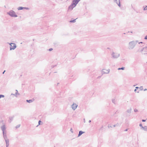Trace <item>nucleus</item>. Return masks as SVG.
Returning <instances> with one entry per match:
<instances>
[{
	"instance_id": "obj_46",
	"label": "nucleus",
	"mask_w": 147,
	"mask_h": 147,
	"mask_svg": "<svg viewBox=\"0 0 147 147\" xmlns=\"http://www.w3.org/2000/svg\"><path fill=\"white\" fill-rule=\"evenodd\" d=\"M13 47V45H12V47L10 46V48H11V47Z\"/></svg>"
},
{
	"instance_id": "obj_30",
	"label": "nucleus",
	"mask_w": 147,
	"mask_h": 147,
	"mask_svg": "<svg viewBox=\"0 0 147 147\" xmlns=\"http://www.w3.org/2000/svg\"><path fill=\"white\" fill-rule=\"evenodd\" d=\"M139 126L140 127L142 128V127H143L142 126V124L141 123V124H140V125H139Z\"/></svg>"
},
{
	"instance_id": "obj_57",
	"label": "nucleus",
	"mask_w": 147,
	"mask_h": 147,
	"mask_svg": "<svg viewBox=\"0 0 147 147\" xmlns=\"http://www.w3.org/2000/svg\"><path fill=\"white\" fill-rule=\"evenodd\" d=\"M54 147H55V146H54Z\"/></svg>"
},
{
	"instance_id": "obj_37",
	"label": "nucleus",
	"mask_w": 147,
	"mask_h": 147,
	"mask_svg": "<svg viewBox=\"0 0 147 147\" xmlns=\"http://www.w3.org/2000/svg\"><path fill=\"white\" fill-rule=\"evenodd\" d=\"M144 49H145V50H146L145 49L147 48V47H144Z\"/></svg>"
},
{
	"instance_id": "obj_38",
	"label": "nucleus",
	"mask_w": 147,
	"mask_h": 147,
	"mask_svg": "<svg viewBox=\"0 0 147 147\" xmlns=\"http://www.w3.org/2000/svg\"><path fill=\"white\" fill-rule=\"evenodd\" d=\"M108 127H112V126H109V125H108Z\"/></svg>"
},
{
	"instance_id": "obj_18",
	"label": "nucleus",
	"mask_w": 147,
	"mask_h": 147,
	"mask_svg": "<svg viewBox=\"0 0 147 147\" xmlns=\"http://www.w3.org/2000/svg\"><path fill=\"white\" fill-rule=\"evenodd\" d=\"M125 69V67H122L121 68H119L118 69V70H123Z\"/></svg>"
},
{
	"instance_id": "obj_43",
	"label": "nucleus",
	"mask_w": 147,
	"mask_h": 147,
	"mask_svg": "<svg viewBox=\"0 0 147 147\" xmlns=\"http://www.w3.org/2000/svg\"><path fill=\"white\" fill-rule=\"evenodd\" d=\"M127 130H128V129H125V130H124V131H127Z\"/></svg>"
},
{
	"instance_id": "obj_4",
	"label": "nucleus",
	"mask_w": 147,
	"mask_h": 147,
	"mask_svg": "<svg viewBox=\"0 0 147 147\" xmlns=\"http://www.w3.org/2000/svg\"><path fill=\"white\" fill-rule=\"evenodd\" d=\"M120 54L119 53L113 52L111 55L112 57L114 59H117L120 56Z\"/></svg>"
},
{
	"instance_id": "obj_6",
	"label": "nucleus",
	"mask_w": 147,
	"mask_h": 147,
	"mask_svg": "<svg viewBox=\"0 0 147 147\" xmlns=\"http://www.w3.org/2000/svg\"><path fill=\"white\" fill-rule=\"evenodd\" d=\"M110 71V69H108L107 70L105 69H103L102 70V74H108Z\"/></svg>"
},
{
	"instance_id": "obj_15",
	"label": "nucleus",
	"mask_w": 147,
	"mask_h": 147,
	"mask_svg": "<svg viewBox=\"0 0 147 147\" xmlns=\"http://www.w3.org/2000/svg\"><path fill=\"white\" fill-rule=\"evenodd\" d=\"M24 7H20L18 8V10H21L24 9Z\"/></svg>"
},
{
	"instance_id": "obj_52",
	"label": "nucleus",
	"mask_w": 147,
	"mask_h": 147,
	"mask_svg": "<svg viewBox=\"0 0 147 147\" xmlns=\"http://www.w3.org/2000/svg\"><path fill=\"white\" fill-rule=\"evenodd\" d=\"M13 94L12 93V94H11V95H13Z\"/></svg>"
},
{
	"instance_id": "obj_21",
	"label": "nucleus",
	"mask_w": 147,
	"mask_h": 147,
	"mask_svg": "<svg viewBox=\"0 0 147 147\" xmlns=\"http://www.w3.org/2000/svg\"><path fill=\"white\" fill-rule=\"evenodd\" d=\"M5 96L4 95L0 94V98H3Z\"/></svg>"
},
{
	"instance_id": "obj_45",
	"label": "nucleus",
	"mask_w": 147,
	"mask_h": 147,
	"mask_svg": "<svg viewBox=\"0 0 147 147\" xmlns=\"http://www.w3.org/2000/svg\"><path fill=\"white\" fill-rule=\"evenodd\" d=\"M113 126L114 127H115L116 126V125H113Z\"/></svg>"
},
{
	"instance_id": "obj_47",
	"label": "nucleus",
	"mask_w": 147,
	"mask_h": 147,
	"mask_svg": "<svg viewBox=\"0 0 147 147\" xmlns=\"http://www.w3.org/2000/svg\"><path fill=\"white\" fill-rule=\"evenodd\" d=\"M91 122V121L90 120H89V122L90 123Z\"/></svg>"
},
{
	"instance_id": "obj_39",
	"label": "nucleus",
	"mask_w": 147,
	"mask_h": 147,
	"mask_svg": "<svg viewBox=\"0 0 147 147\" xmlns=\"http://www.w3.org/2000/svg\"><path fill=\"white\" fill-rule=\"evenodd\" d=\"M138 88H139L138 87H136V89H138Z\"/></svg>"
},
{
	"instance_id": "obj_32",
	"label": "nucleus",
	"mask_w": 147,
	"mask_h": 147,
	"mask_svg": "<svg viewBox=\"0 0 147 147\" xmlns=\"http://www.w3.org/2000/svg\"><path fill=\"white\" fill-rule=\"evenodd\" d=\"M24 9H26L27 10L29 9V8L28 7H24Z\"/></svg>"
},
{
	"instance_id": "obj_8",
	"label": "nucleus",
	"mask_w": 147,
	"mask_h": 147,
	"mask_svg": "<svg viewBox=\"0 0 147 147\" xmlns=\"http://www.w3.org/2000/svg\"><path fill=\"white\" fill-rule=\"evenodd\" d=\"M80 0H73L71 3L74 5V6H76Z\"/></svg>"
},
{
	"instance_id": "obj_5",
	"label": "nucleus",
	"mask_w": 147,
	"mask_h": 147,
	"mask_svg": "<svg viewBox=\"0 0 147 147\" xmlns=\"http://www.w3.org/2000/svg\"><path fill=\"white\" fill-rule=\"evenodd\" d=\"M8 43L10 45V46L12 47V45H13V47H11V48H10V50H14L15 49L16 47V45L14 43H9L8 42Z\"/></svg>"
},
{
	"instance_id": "obj_44",
	"label": "nucleus",
	"mask_w": 147,
	"mask_h": 147,
	"mask_svg": "<svg viewBox=\"0 0 147 147\" xmlns=\"http://www.w3.org/2000/svg\"><path fill=\"white\" fill-rule=\"evenodd\" d=\"M147 90V89H144V91H146V90Z\"/></svg>"
},
{
	"instance_id": "obj_27",
	"label": "nucleus",
	"mask_w": 147,
	"mask_h": 147,
	"mask_svg": "<svg viewBox=\"0 0 147 147\" xmlns=\"http://www.w3.org/2000/svg\"><path fill=\"white\" fill-rule=\"evenodd\" d=\"M53 50V49L52 48H50L49 49V51H51Z\"/></svg>"
},
{
	"instance_id": "obj_26",
	"label": "nucleus",
	"mask_w": 147,
	"mask_h": 147,
	"mask_svg": "<svg viewBox=\"0 0 147 147\" xmlns=\"http://www.w3.org/2000/svg\"><path fill=\"white\" fill-rule=\"evenodd\" d=\"M38 124L39 125H40L41 124V123H42V121H40V120H39V121H38Z\"/></svg>"
},
{
	"instance_id": "obj_1",
	"label": "nucleus",
	"mask_w": 147,
	"mask_h": 147,
	"mask_svg": "<svg viewBox=\"0 0 147 147\" xmlns=\"http://www.w3.org/2000/svg\"><path fill=\"white\" fill-rule=\"evenodd\" d=\"M1 128L2 131L3 136L4 140L7 139V135L6 128L5 124L1 126Z\"/></svg>"
},
{
	"instance_id": "obj_29",
	"label": "nucleus",
	"mask_w": 147,
	"mask_h": 147,
	"mask_svg": "<svg viewBox=\"0 0 147 147\" xmlns=\"http://www.w3.org/2000/svg\"><path fill=\"white\" fill-rule=\"evenodd\" d=\"M134 111L135 112H137L138 111V110L137 109H135L134 110Z\"/></svg>"
},
{
	"instance_id": "obj_28",
	"label": "nucleus",
	"mask_w": 147,
	"mask_h": 147,
	"mask_svg": "<svg viewBox=\"0 0 147 147\" xmlns=\"http://www.w3.org/2000/svg\"><path fill=\"white\" fill-rule=\"evenodd\" d=\"M70 131L71 132V133H73V130H72V128H71L70 129Z\"/></svg>"
},
{
	"instance_id": "obj_23",
	"label": "nucleus",
	"mask_w": 147,
	"mask_h": 147,
	"mask_svg": "<svg viewBox=\"0 0 147 147\" xmlns=\"http://www.w3.org/2000/svg\"><path fill=\"white\" fill-rule=\"evenodd\" d=\"M20 124L18 125H17V126H16V128H18L19 127H20Z\"/></svg>"
},
{
	"instance_id": "obj_22",
	"label": "nucleus",
	"mask_w": 147,
	"mask_h": 147,
	"mask_svg": "<svg viewBox=\"0 0 147 147\" xmlns=\"http://www.w3.org/2000/svg\"><path fill=\"white\" fill-rule=\"evenodd\" d=\"M112 102L113 103H114V104H115V99H112Z\"/></svg>"
},
{
	"instance_id": "obj_42",
	"label": "nucleus",
	"mask_w": 147,
	"mask_h": 147,
	"mask_svg": "<svg viewBox=\"0 0 147 147\" xmlns=\"http://www.w3.org/2000/svg\"><path fill=\"white\" fill-rule=\"evenodd\" d=\"M5 70H4V71H3V74L4 73H5Z\"/></svg>"
},
{
	"instance_id": "obj_34",
	"label": "nucleus",
	"mask_w": 147,
	"mask_h": 147,
	"mask_svg": "<svg viewBox=\"0 0 147 147\" xmlns=\"http://www.w3.org/2000/svg\"><path fill=\"white\" fill-rule=\"evenodd\" d=\"M144 39L145 40H147V35L144 38Z\"/></svg>"
},
{
	"instance_id": "obj_36",
	"label": "nucleus",
	"mask_w": 147,
	"mask_h": 147,
	"mask_svg": "<svg viewBox=\"0 0 147 147\" xmlns=\"http://www.w3.org/2000/svg\"><path fill=\"white\" fill-rule=\"evenodd\" d=\"M146 120H145V119H142V122H145L146 121Z\"/></svg>"
},
{
	"instance_id": "obj_11",
	"label": "nucleus",
	"mask_w": 147,
	"mask_h": 147,
	"mask_svg": "<svg viewBox=\"0 0 147 147\" xmlns=\"http://www.w3.org/2000/svg\"><path fill=\"white\" fill-rule=\"evenodd\" d=\"M141 51L142 52V53L143 54H146L147 51H146V50L144 49V48H143L142 49Z\"/></svg>"
},
{
	"instance_id": "obj_41",
	"label": "nucleus",
	"mask_w": 147,
	"mask_h": 147,
	"mask_svg": "<svg viewBox=\"0 0 147 147\" xmlns=\"http://www.w3.org/2000/svg\"><path fill=\"white\" fill-rule=\"evenodd\" d=\"M143 43V42H139V44H140V43Z\"/></svg>"
},
{
	"instance_id": "obj_31",
	"label": "nucleus",
	"mask_w": 147,
	"mask_h": 147,
	"mask_svg": "<svg viewBox=\"0 0 147 147\" xmlns=\"http://www.w3.org/2000/svg\"><path fill=\"white\" fill-rule=\"evenodd\" d=\"M116 126H119V124L118 123H117L116 124H115Z\"/></svg>"
},
{
	"instance_id": "obj_10",
	"label": "nucleus",
	"mask_w": 147,
	"mask_h": 147,
	"mask_svg": "<svg viewBox=\"0 0 147 147\" xmlns=\"http://www.w3.org/2000/svg\"><path fill=\"white\" fill-rule=\"evenodd\" d=\"M5 140V142L6 147H8L9 145V139H7Z\"/></svg>"
},
{
	"instance_id": "obj_3",
	"label": "nucleus",
	"mask_w": 147,
	"mask_h": 147,
	"mask_svg": "<svg viewBox=\"0 0 147 147\" xmlns=\"http://www.w3.org/2000/svg\"><path fill=\"white\" fill-rule=\"evenodd\" d=\"M7 13L12 17H18V16L16 14L15 12L12 10H11L7 12Z\"/></svg>"
},
{
	"instance_id": "obj_12",
	"label": "nucleus",
	"mask_w": 147,
	"mask_h": 147,
	"mask_svg": "<svg viewBox=\"0 0 147 147\" xmlns=\"http://www.w3.org/2000/svg\"><path fill=\"white\" fill-rule=\"evenodd\" d=\"M85 132L84 131H79V133L78 134V137L81 136Z\"/></svg>"
},
{
	"instance_id": "obj_40",
	"label": "nucleus",
	"mask_w": 147,
	"mask_h": 147,
	"mask_svg": "<svg viewBox=\"0 0 147 147\" xmlns=\"http://www.w3.org/2000/svg\"><path fill=\"white\" fill-rule=\"evenodd\" d=\"M13 95H14V96H16L17 94H13Z\"/></svg>"
},
{
	"instance_id": "obj_49",
	"label": "nucleus",
	"mask_w": 147,
	"mask_h": 147,
	"mask_svg": "<svg viewBox=\"0 0 147 147\" xmlns=\"http://www.w3.org/2000/svg\"><path fill=\"white\" fill-rule=\"evenodd\" d=\"M137 90L136 89H135V90H134V91L135 92H136Z\"/></svg>"
},
{
	"instance_id": "obj_2",
	"label": "nucleus",
	"mask_w": 147,
	"mask_h": 147,
	"mask_svg": "<svg viewBox=\"0 0 147 147\" xmlns=\"http://www.w3.org/2000/svg\"><path fill=\"white\" fill-rule=\"evenodd\" d=\"M138 42V40L133 41L129 42L128 44V49L129 50L133 49L134 48Z\"/></svg>"
},
{
	"instance_id": "obj_19",
	"label": "nucleus",
	"mask_w": 147,
	"mask_h": 147,
	"mask_svg": "<svg viewBox=\"0 0 147 147\" xmlns=\"http://www.w3.org/2000/svg\"><path fill=\"white\" fill-rule=\"evenodd\" d=\"M76 19H74L73 20H71L70 21V22H72V23H75L76 22Z\"/></svg>"
},
{
	"instance_id": "obj_13",
	"label": "nucleus",
	"mask_w": 147,
	"mask_h": 147,
	"mask_svg": "<svg viewBox=\"0 0 147 147\" xmlns=\"http://www.w3.org/2000/svg\"><path fill=\"white\" fill-rule=\"evenodd\" d=\"M14 118V116H12V117H9V123H11V121L13 120V118Z\"/></svg>"
},
{
	"instance_id": "obj_35",
	"label": "nucleus",
	"mask_w": 147,
	"mask_h": 147,
	"mask_svg": "<svg viewBox=\"0 0 147 147\" xmlns=\"http://www.w3.org/2000/svg\"><path fill=\"white\" fill-rule=\"evenodd\" d=\"M114 2L116 3L117 4H118V3L117 2V0H114Z\"/></svg>"
},
{
	"instance_id": "obj_7",
	"label": "nucleus",
	"mask_w": 147,
	"mask_h": 147,
	"mask_svg": "<svg viewBox=\"0 0 147 147\" xmlns=\"http://www.w3.org/2000/svg\"><path fill=\"white\" fill-rule=\"evenodd\" d=\"M75 7L76 6H74V5H73L71 3V4L68 7L67 11H71L73 9V8Z\"/></svg>"
},
{
	"instance_id": "obj_48",
	"label": "nucleus",
	"mask_w": 147,
	"mask_h": 147,
	"mask_svg": "<svg viewBox=\"0 0 147 147\" xmlns=\"http://www.w3.org/2000/svg\"><path fill=\"white\" fill-rule=\"evenodd\" d=\"M100 76H98V78H100Z\"/></svg>"
},
{
	"instance_id": "obj_56",
	"label": "nucleus",
	"mask_w": 147,
	"mask_h": 147,
	"mask_svg": "<svg viewBox=\"0 0 147 147\" xmlns=\"http://www.w3.org/2000/svg\"><path fill=\"white\" fill-rule=\"evenodd\" d=\"M146 54H147V52H146Z\"/></svg>"
},
{
	"instance_id": "obj_14",
	"label": "nucleus",
	"mask_w": 147,
	"mask_h": 147,
	"mask_svg": "<svg viewBox=\"0 0 147 147\" xmlns=\"http://www.w3.org/2000/svg\"><path fill=\"white\" fill-rule=\"evenodd\" d=\"M131 108L129 109H128L126 111V112L127 113H131Z\"/></svg>"
},
{
	"instance_id": "obj_25",
	"label": "nucleus",
	"mask_w": 147,
	"mask_h": 147,
	"mask_svg": "<svg viewBox=\"0 0 147 147\" xmlns=\"http://www.w3.org/2000/svg\"><path fill=\"white\" fill-rule=\"evenodd\" d=\"M144 10H147V6H146L145 7L144 9Z\"/></svg>"
},
{
	"instance_id": "obj_50",
	"label": "nucleus",
	"mask_w": 147,
	"mask_h": 147,
	"mask_svg": "<svg viewBox=\"0 0 147 147\" xmlns=\"http://www.w3.org/2000/svg\"><path fill=\"white\" fill-rule=\"evenodd\" d=\"M137 85V84L134 85L133 86H134H134H136V85Z\"/></svg>"
},
{
	"instance_id": "obj_54",
	"label": "nucleus",
	"mask_w": 147,
	"mask_h": 147,
	"mask_svg": "<svg viewBox=\"0 0 147 147\" xmlns=\"http://www.w3.org/2000/svg\"><path fill=\"white\" fill-rule=\"evenodd\" d=\"M103 127L102 126V127H101V128H102Z\"/></svg>"
},
{
	"instance_id": "obj_20",
	"label": "nucleus",
	"mask_w": 147,
	"mask_h": 147,
	"mask_svg": "<svg viewBox=\"0 0 147 147\" xmlns=\"http://www.w3.org/2000/svg\"><path fill=\"white\" fill-rule=\"evenodd\" d=\"M117 4L119 6V7H121V5L120 4L119 0V3H118V4Z\"/></svg>"
},
{
	"instance_id": "obj_16",
	"label": "nucleus",
	"mask_w": 147,
	"mask_h": 147,
	"mask_svg": "<svg viewBox=\"0 0 147 147\" xmlns=\"http://www.w3.org/2000/svg\"><path fill=\"white\" fill-rule=\"evenodd\" d=\"M142 129L145 131H147V127L145 126L144 127H142Z\"/></svg>"
},
{
	"instance_id": "obj_55",
	"label": "nucleus",
	"mask_w": 147,
	"mask_h": 147,
	"mask_svg": "<svg viewBox=\"0 0 147 147\" xmlns=\"http://www.w3.org/2000/svg\"><path fill=\"white\" fill-rule=\"evenodd\" d=\"M123 34H125V33H123Z\"/></svg>"
},
{
	"instance_id": "obj_9",
	"label": "nucleus",
	"mask_w": 147,
	"mask_h": 147,
	"mask_svg": "<svg viewBox=\"0 0 147 147\" xmlns=\"http://www.w3.org/2000/svg\"><path fill=\"white\" fill-rule=\"evenodd\" d=\"M78 105L74 103H73L71 105V108L74 110H75L76 109Z\"/></svg>"
},
{
	"instance_id": "obj_17",
	"label": "nucleus",
	"mask_w": 147,
	"mask_h": 147,
	"mask_svg": "<svg viewBox=\"0 0 147 147\" xmlns=\"http://www.w3.org/2000/svg\"><path fill=\"white\" fill-rule=\"evenodd\" d=\"M26 101L27 102L29 103H30L32 102L33 101L31 99L29 100H27Z\"/></svg>"
},
{
	"instance_id": "obj_33",
	"label": "nucleus",
	"mask_w": 147,
	"mask_h": 147,
	"mask_svg": "<svg viewBox=\"0 0 147 147\" xmlns=\"http://www.w3.org/2000/svg\"><path fill=\"white\" fill-rule=\"evenodd\" d=\"M140 90H142L143 89V87L142 86H141V87H140Z\"/></svg>"
},
{
	"instance_id": "obj_51",
	"label": "nucleus",
	"mask_w": 147,
	"mask_h": 147,
	"mask_svg": "<svg viewBox=\"0 0 147 147\" xmlns=\"http://www.w3.org/2000/svg\"><path fill=\"white\" fill-rule=\"evenodd\" d=\"M84 122H85V119H84Z\"/></svg>"
},
{
	"instance_id": "obj_53",
	"label": "nucleus",
	"mask_w": 147,
	"mask_h": 147,
	"mask_svg": "<svg viewBox=\"0 0 147 147\" xmlns=\"http://www.w3.org/2000/svg\"><path fill=\"white\" fill-rule=\"evenodd\" d=\"M131 32V33H132V32Z\"/></svg>"
},
{
	"instance_id": "obj_24",
	"label": "nucleus",
	"mask_w": 147,
	"mask_h": 147,
	"mask_svg": "<svg viewBox=\"0 0 147 147\" xmlns=\"http://www.w3.org/2000/svg\"><path fill=\"white\" fill-rule=\"evenodd\" d=\"M16 93H15L17 95L18 94H18V91L17 90H16Z\"/></svg>"
}]
</instances>
